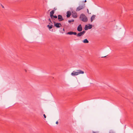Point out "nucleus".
<instances>
[{
  "instance_id": "f3484780",
  "label": "nucleus",
  "mask_w": 133,
  "mask_h": 133,
  "mask_svg": "<svg viewBox=\"0 0 133 133\" xmlns=\"http://www.w3.org/2000/svg\"><path fill=\"white\" fill-rule=\"evenodd\" d=\"M74 21V20L72 19V20H69L68 22L69 23H71V22H73Z\"/></svg>"
},
{
  "instance_id": "7ed1b4c3",
  "label": "nucleus",
  "mask_w": 133,
  "mask_h": 133,
  "mask_svg": "<svg viewBox=\"0 0 133 133\" xmlns=\"http://www.w3.org/2000/svg\"><path fill=\"white\" fill-rule=\"evenodd\" d=\"M85 7V4H83L82 5H80L77 8L76 11H79L83 9Z\"/></svg>"
},
{
  "instance_id": "f03ea898",
  "label": "nucleus",
  "mask_w": 133,
  "mask_h": 133,
  "mask_svg": "<svg viewBox=\"0 0 133 133\" xmlns=\"http://www.w3.org/2000/svg\"><path fill=\"white\" fill-rule=\"evenodd\" d=\"M80 18L81 20L84 22H86L88 21L87 17L84 14H81L80 17Z\"/></svg>"
},
{
  "instance_id": "6ab92c4d",
  "label": "nucleus",
  "mask_w": 133,
  "mask_h": 133,
  "mask_svg": "<svg viewBox=\"0 0 133 133\" xmlns=\"http://www.w3.org/2000/svg\"><path fill=\"white\" fill-rule=\"evenodd\" d=\"M87 25H85V27L84 28V29L85 30H88V27H87Z\"/></svg>"
},
{
  "instance_id": "4be33fe9",
  "label": "nucleus",
  "mask_w": 133,
  "mask_h": 133,
  "mask_svg": "<svg viewBox=\"0 0 133 133\" xmlns=\"http://www.w3.org/2000/svg\"><path fill=\"white\" fill-rule=\"evenodd\" d=\"M56 124H58V121H57L56 122Z\"/></svg>"
},
{
  "instance_id": "5701e85b",
  "label": "nucleus",
  "mask_w": 133,
  "mask_h": 133,
  "mask_svg": "<svg viewBox=\"0 0 133 133\" xmlns=\"http://www.w3.org/2000/svg\"><path fill=\"white\" fill-rule=\"evenodd\" d=\"M49 20L50 21V22L52 23V22H51V20H50V19H49Z\"/></svg>"
},
{
  "instance_id": "a878e982",
  "label": "nucleus",
  "mask_w": 133,
  "mask_h": 133,
  "mask_svg": "<svg viewBox=\"0 0 133 133\" xmlns=\"http://www.w3.org/2000/svg\"><path fill=\"white\" fill-rule=\"evenodd\" d=\"M106 57V56H104V57Z\"/></svg>"
},
{
  "instance_id": "412c9836",
  "label": "nucleus",
  "mask_w": 133,
  "mask_h": 133,
  "mask_svg": "<svg viewBox=\"0 0 133 133\" xmlns=\"http://www.w3.org/2000/svg\"><path fill=\"white\" fill-rule=\"evenodd\" d=\"M43 116H44V118H46V115H45V114H44L43 115Z\"/></svg>"
},
{
  "instance_id": "9d476101",
  "label": "nucleus",
  "mask_w": 133,
  "mask_h": 133,
  "mask_svg": "<svg viewBox=\"0 0 133 133\" xmlns=\"http://www.w3.org/2000/svg\"><path fill=\"white\" fill-rule=\"evenodd\" d=\"M66 14L67 17L68 18L70 17L71 14V12L70 11H68L66 12Z\"/></svg>"
},
{
  "instance_id": "39448f33",
  "label": "nucleus",
  "mask_w": 133,
  "mask_h": 133,
  "mask_svg": "<svg viewBox=\"0 0 133 133\" xmlns=\"http://www.w3.org/2000/svg\"><path fill=\"white\" fill-rule=\"evenodd\" d=\"M72 15L73 18H76L77 17V15L76 12L75 11L72 12Z\"/></svg>"
},
{
  "instance_id": "0eeeda50",
  "label": "nucleus",
  "mask_w": 133,
  "mask_h": 133,
  "mask_svg": "<svg viewBox=\"0 0 133 133\" xmlns=\"http://www.w3.org/2000/svg\"><path fill=\"white\" fill-rule=\"evenodd\" d=\"M82 29L81 24H79L77 28V30L79 31H81L82 30Z\"/></svg>"
},
{
  "instance_id": "cd10ccee",
  "label": "nucleus",
  "mask_w": 133,
  "mask_h": 133,
  "mask_svg": "<svg viewBox=\"0 0 133 133\" xmlns=\"http://www.w3.org/2000/svg\"><path fill=\"white\" fill-rule=\"evenodd\" d=\"M25 71L26 72V70H25Z\"/></svg>"
},
{
  "instance_id": "1a4fd4ad",
  "label": "nucleus",
  "mask_w": 133,
  "mask_h": 133,
  "mask_svg": "<svg viewBox=\"0 0 133 133\" xmlns=\"http://www.w3.org/2000/svg\"><path fill=\"white\" fill-rule=\"evenodd\" d=\"M54 11L52 10L50 12V17L51 18H52V16H53V15L54 13Z\"/></svg>"
},
{
  "instance_id": "bb28decb",
  "label": "nucleus",
  "mask_w": 133,
  "mask_h": 133,
  "mask_svg": "<svg viewBox=\"0 0 133 133\" xmlns=\"http://www.w3.org/2000/svg\"><path fill=\"white\" fill-rule=\"evenodd\" d=\"M63 31H64V29H63Z\"/></svg>"
},
{
  "instance_id": "b1692460",
  "label": "nucleus",
  "mask_w": 133,
  "mask_h": 133,
  "mask_svg": "<svg viewBox=\"0 0 133 133\" xmlns=\"http://www.w3.org/2000/svg\"><path fill=\"white\" fill-rule=\"evenodd\" d=\"M92 133H96V132L94 131H93Z\"/></svg>"
},
{
  "instance_id": "423d86ee",
  "label": "nucleus",
  "mask_w": 133,
  "mask_h": 133,
  "mask_svg": "<svg viewBox=\"0 0 133 133\" xmlns=\"http://www.w3.org/2000/svg\"><path fill=\"white\" fill-rule=\"evenodd\" d=\"M54 25L57 28H59L62 26L61 23H55V22H54Z\"/></svg>"
},
{
  "instance_id": "20e7f679",
  "label": "nucleus",
  "mask_w": 133,
  "mask_h": 133,
  "mask_svg": "<svg viewBox=\"0 0 133 133\" xmlns=\"http://www.w3.org/2000/svg\"><path fill=\"white\" fill-rule=\"evenodd\" d=\"M85 33V31H83L78 33L77 36V37L81 36L83 35Z\"/></svg>"
},
{
  "instance_id": "f8f14e48",
  "label": "nucleus",
  "mask_w": 133,
  "mask_h": 133,
  "mask_svg": "<svg viewBox=\"0 0 133 133\" xmlns=\"http://www.w3.org/2000/svg\"><path fill=\"white\" fill-rule=\"evenodd\" d=\"M83 42L84 43H89L87 39L84 40Z\"/></svg>"
},
{
  "instance_id": "4468645a",
  "label": "nucleus",
  "mask_w": 133,
  "mask_h": 133,
  "mask_svg": "<svg viewBox=\"0 0 133 133\" xmlns=\"http://www.w3.org/2000/svg\"><path fill=\"white\" fill-rule=\"evenodd\" d=\"M92 25L89 24L88 26H87V27L88 29H90L92 28Z\"/></svg>"
},
{
  "instance_id": "393cba45",
  "label": "nucleus",
  "mask_w": 133,
  "mask_h": 133,
  "mask_svg": "<svg viewBox=\"0 0 133 133\" xmlns=\"http://www.w3.org/2000/svg\"><path fill=\"white\" fill-rule=\"evenodd\" d=\"M84 2H87V1H86V0H85L84 1Z\"/></svg>"
},
{
  "instance_id": "2eb2a0df",
  "label": "nucleus",
  "mask_w": 133,
  "mask_h": 133,
  "mask_svg": "<svg viewBox=\"0 0 133 133\" xmlns=\"http://www.w3.org/2000/svg\"><path fill=\"white\" fill-rule=\"evenodd\" d=\"M66 34H69V35H73V32L70 31V32H67L66 33Z\"/></svg>"
},
{
  "instance_id": "ddd939ff",
  "label": "nucleus",
  "mask_w": 133,
  "mask_h": 133,
  "mask_svg": "<svg viewBox=\"0 0 133 133\" xmlns=\"http://www.w3.org/2000/svg\"><path fill=\"white\" fill-rule=\"evenodd\" d=\"M53 26V25L51 24L50 25H48L47 26L49 28V29H51L52 28Z\"/></svg>"
},
{
  "instance_id": "9b49d317",
  "label": "nucleus",
  "mask_w": 133,
  "mask_h": 133,
  "mask_svg": "<svg viewBox=\"0 0 133 133\" xmlns=\"http://www.w3.org/2000/svg\"><path fill=\"white\" fill-rule=\"evenodd\" d=\"M95 15H93L91 18V21L92 22L95 19Z\"/></svg>"
},
{
  "instance_id": "f257e3e1",
  "label": "nucleus",
  "mask_w": 133,
  "mask_h": 133,
  "mask_svg": "<svg viewBox=\"0 0 133 133\" xmlns=\"http://www.w3.org/2000/svg\"><path fill=\"white\" fill-rule=\"evenodd\" d=\"M77 71H74L71 73V75L73 76L77 75L80 74H83L84 72L81 70H77Z\"/></svg>"
},
{
  "instance_id": "aec40b11",
  "label": "nucleus",
  "mask_w": 133,
  "mask_h": 133,
  "mask_svg": "<svg viewBox=\"0 0 133 133\" xmlns=\"http://www.w3.org/2000/svg\"><path fill=\"white\" fill-rule=\"evenodd\" d=\"M73 35H77V33L76 32H73Z\"/></svg>"
},
{
  "instance_id": "c85d7f7f",
  "label": "nucleus",
  "mask_w": 133,
  "mask_h": 133,
  "mask_svg": "<svg viewBox=\"0 0 133 133\" xmlns=\"http://www.w3.org/2000/svg\"><path fill=\"white\" fill-rule=\"evenodd\" d=\"M3 8H4V6H2Z\"/></svg>"
},
{
  "instance_id": "6e6552de",
  "label": "nucleus",
  "mask_w": 133,
  "mask_h": 133,
  "mask_svg": "<svg viewBox=\"0 0 133 133\" xmlns=\"http://www.w3.org/2000/svg\"><path fill=\"white\" fill-rule=\"evenodd\" d=\"M58 19L59 21H62L64 20L62 16L61 15H58Z\"/></svg>"
},
{
  "instance_id": "dca6fc26",
  "label": "nucleus",
  "mask_w": 133,
  "mask_h": 133,
  "mask_svg": "<svg viewBox=\"0 0 133 133\" xmlns=\"http://www.w3.org/2000/svg\"><path fill=\"white\" fill-rule=\"evenodd\" d=\"M57 18V16L56 15H55V16H52V18H51L52 19H53L54 18Z\"/></svg>"
},
{
  "instance_id": "a211bd4d",
  "label": "nucleus",
  "mask_w": 133,
  "mask_h": 133,
  "mask_svg": "<svg viewBox=\"0 0 133 133\" xmlns=\"http://www.w3.org/2000/svg\"><path fill=\"white\" fill-rule=\"evenodd\" d=\"M109 133H115V132L113 130H110L109 132Z\"/></svg>"
}]
</instances>
